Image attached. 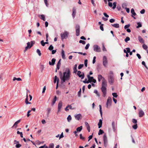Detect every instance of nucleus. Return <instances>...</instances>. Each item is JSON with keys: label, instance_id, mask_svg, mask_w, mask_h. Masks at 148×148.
<instances>
[{"label": "nucleus", "instance_id": "nucleus-7", "mask_svg": "<svg viewBox=\"0 0 148 148\" xmlns=\"http://www.w3.org/2000/svg\"><path fill=\"white\" fill-rule=\"evenodd\" d=\"M114 77L113 74H110L108 78V81L110 84H112L114 82Z\"/></svg>", "mask_w": 148, "mask_h": 148}, {"label": "nucleus", "instance_id": "nucleus-36", "mask_svg": "<svg viewBox=\"0 0 148 148\" xmlns=\"http://www.w3.org/2000/svg\"><path fill=\"white\" fill-rule=\"evenodd\" d=\"M99 111H100V114H101V116H102V108H101V106L100 105H99Z\"/></svg>", "mask_w": 148, "mask_h": 148}, {"label": "nucleus", "instance_id": "nucleus-56", "mask_svg": "<svg viewBox=\"0 0 148 148\" xmlns=\"http://www.w3.org/2000/svg\"><path fill=\"white\" fill-rule=\"evenodd\" d=\"M79 42V43H82L83 45H85L86 44V42L82 40H80Z\"/></svg>", "mask_w": 148, "mask_h": 148}, {"label": "nucleus", "instance_id": "nucleus-1", "mask_svg": "<svg viewBox=\"0 0 148 148\" xmlns=\"http://www.w3.org/2000/svg\"><path fill=\"white\" fill-rule=\"evenodd\" d=\"M98 81L100 82L103 79L101 87V89L102 92V96L103 97H105L107 93V84L106 81L105 79L101 75H98Z\"/></svg>", "mask_w": 148, "mask_h": 148}, {"label": "nucleus", "instance_id": "nucleus-25", "mask_svg": "<svg viewBox=\"0 0 148 148\" xmlns=\"http://www.w3.org/2000/svg\"><path fill=\"white\" fill-rule=\"evenodd\" d=\"M77 65L76 64H75L73 66L74 73H76L77 71Z\"/></svg>", "mask_w": 148, "mask_h": 148}, {"label": "nucleus", "instance_id": "nucleus-3", "mask_svg": "<svg viewBox=\"0 0 148 148\" xmlns=\"http://www.w3.org/2000/svg\"><path fill=\"white\" fill-rule=\"evenodd\" d=\"M69 34V32L66 31H65L63 33H61L60 34L61 39L63 40L64 39L67 38L68 37Z\"/></svg>", "mask_w": 148, "mask_h": 148}, {"label": "nucleus", "instance_id": "nucleus-49", "mask_svg": "<svg viewBox=\"0 0 148 148\" xmlns=\"http://www.w3.org/2000/svg\"><path fill=\"white\" fill-rule=\"evenodd\" d=\"M116 2H114L113 3V6L112 7V8L113 9H114L116 8Z\"/></svg>", "mask_w": 148, "mask_h": 148}, {"label": "nucleus", "instance_id": "nucleus-19", "mask_svg": "<svg viewBox=\"0 0 148 148\" xmlns=\"http://www.w3.org/2000/svg\"><path fill=\"white\" fill-rule=\"evenodd\" d=\"M61 60V59H60L57 64L56 69H57L58 70H59L60 69V66L61 65L60 62Z\"/></svg>", "mask_w": 148, "mask_h": 148}, {"label": "nucleus", "instance_id": "nucleus-50", "mask_svg": "<svg viewBox=\"0 0 148 148\" xmlns=\"http://www.w3.org/2000/svg\"><path fill=\"white\" fill-rule=\"evenodd\" d=\"M41 19L43 21H45V16L43 14L41 15Z\"/></svg>", "mask_w": 148, "mask_h": 148}, {"label": "nucleus", "instance_id": "nucleus-24", "mask_svg": "<svg viewBox=\"0 0 148 148\" xmlns=\"http://www.w3.org/2000/svg\"><path fill=\"white\" fill-rule=\"evenodd\" d=\"M26 97H26V98L25 99V103L26 104H31V103L30 102H29L28 101V96H27V94Z\"/></svg>", "mask_w": 148, "mask_h": 148}, {"label": "nucleus", "instance_id": "nucleus-52", "mask_svg": "<svg viewBox=\"0 0 148 148\" xmlns=\"http://www.w3.org/2000/svg\"><path fill=\"white\" fill-rule=\"evenodd\" d=\"M53 46L52 45H51L49 46V47L48 49L49 50L51 51V50H53Z\"/></svg>", "mask_w": 148, "mask_h": 148}, {"label": "nucleus", "instance_id": "nucleus-2", "mask_svg": "<svg viewBox=\"0 0 148 148\" xmlns=\"http://www.w3.org/2000/svg\"><path fill=\"white\" fill-rule=\"evenodd\" d=\"M71 73L69 69L67 68L65 69V71L63 73V75L61 74L60 76V79L61 83H63L66 81L69 80L70 77Z\"/></svg>", "mask_w": 148, "mask_h": 148}, {"label": "nucleus", "instance_id": "nucleus-5", "mask_svg": "<svg viewBox=\"0 0 148 148\" xmlns=\"http://www.w3.org/2000/svg\"><path fill=\"white\" fill-rule=\"evenodd\" d=\"M93 50L96 52H100L101 51V48L100 47L97 45L93 46Z\"/></svg>", "mask_w": 148, "mask_h": 148}, {"label": "nucleus", "instance_id": "nucleus-11", "mask_svg": "<svg viewBox=\"0 0 148 148\" xmlns=\"http://www.w3.org/2000/svg\"><path fill=\"white\" fill-rule=\"evenodd\" d=\"M77 75L79 77L81 78L82 79H83L84 77V75L83 73H82L79 71H77Z\"/></svg>", "mask_w": 148, "mask_h": 148}, {"label": "nucleus", "instance_id": "nucleus-33", "mask_svg": "<svg viewBox=\"0 0 148 148\" xmlns=\"http://www.w3.org/2000/svg\"><path fill=\"white\" fill-rule=\"evenodd\" d=\"M94 92L95 93L97 96H98V97H100V95L99 93L98 92L97 90H95L94 91Z\"/></svg>", "mask_w": 148, "mask_h": 148}, {"label": "nucleus", "instance_id": "nucleus-45", "mask_svg": "<svg viewBox=\"0 0 148 148\" xmlns=\"http://www.w3.org/2000/svg\"><path fill=\"white\" fill-rule=\"evenodd\" d=\"M132 127L135 130L137 129L138 127L137 124H135V125H133L132 126Z\"/></svg>", "mask_w": 148, "mask_h": 148}, {"label": "nucleus", "instance_id": "nucleus-40", "mask_svg": "<svg viewBox=\"0 0 148 148\" xmlns=\"http://www.w3.org/2000/svg\"><path fill=\"white\" fill-rule=\"evenodd\" d=\"M137 25H138V26L136 27L137 28H138L142 27V24L140 22L137 23Z\"/></svg>", "mask_w": 148, "mask_h": 148}, {"label": "nucleus", "instance_id": "nucleus-37", "mask_svg": "<svg viewBox=\"0 0 148 148\" xmlns=\"http://www.w3.org/2000/svg\"><path fill=\"white\" fill-rule=\"evenodd\" d=\"M54 145L53 143H51L49 144V148H54Z\"/></svg>", "mask_w": 148, "mask_h": 148}, {"label": "nucleus", "instance_id": "nucleus-46", "mask_svg": "<svg viewBox=\"0 0 148 148\" xmlns=\"http://www.w3.org/2000/svg\"><path fill=\"white\" fill-rule=\"evenodd\" d=\"M143 47L145 50H146L148 48L147 46L145 44L143 45Z\"/></svg>", "mask_w": 148, "mask_h": 148}, {"label": "nucleus", "instance_id": "nucleus-21", "mask_svg": "<svg viewBox=\"0 0 148 148\" xmlns=\"http://www.w3.org/2000/svg\"><path fill=\"white\" fill-rule=\"evenodd\" d=\"M61 55L63 59H65V58L64 51L63 49H62L61 52Z\"/></svg>", "mask_w": 148, "mask_h": 148}, {"label": "nucleus", "instance_id": "nucleus-18", "mask_svg": "<svg viewBox=\"0 0 148 148\" xmlns=\"http://www.w3.org/2000/svg\"><path fill=\"white\" fill-rule=\"evenodd\" d=\"M68 108H69L70 109H73L72 108V107L71 106V105H68L65 108V110L66 111H68L69 110V109H68Z\"/></svg>", "mask_w": 148, "mask_h": 148}, {"label": "nucleus", "instance_id": "nucleus-62", "mask_svg": "<svg viewBox=\"0 0 148 148\" xmlns=\"http://www.w3.org/2000/svg\"><path fill=\"white\" fill-rule=\"evenodd\" d=\"M89 46H90V44H89V43H88V44H87L86 45V47H85V49H87L88 48H89Z\"/></svg>", "mask_w": 148, "mask_h": 148}, {"label": "nucleus", "instance_id": "nucleus-8", "mask_svg": "<svg viewBox=\"0 0 148 148\" xmlns=\"http://www.w3.org/2000/svg\"><path fill=\"white\" fill-rule=\"evenodd\" d=\"M62 101H60L59 102L58 105V110L57 112V114H58L61 110V109L62 107Z\"/></svg>", "mask_w": 148, "mask_h": 148}, {"label": "nucleus", "instance_id": "nucleus-14", "mask_svg": "<svg viewBox=\"0 0 148 148\" xmlns=\"http://www.w3.org/2000/svg\"><path fill=\"white\" fill-rule=\"evenodd\" d=\"M75 119L78 120H79L81 119L82 115L80 114H79L75 116Z\"/></svg>", "mask_w": 148, "mask_h": 148}, {"label": "nucleus", "instance_id": "nucleus-41", "mask_svg": "<svg viewBox=\"0 0 148 148\" xmlns=\"http://www.w3.org/2000/svg\"><path fill=\"white\" fill-rule=\"evenodd\" d=\"M103 133H104V132L103 131V130H101V129H100V130H99V131L98 134L99 135H100L102 134Z\"/></svg>", "mask_w": 148, "mask_h": 148}, {"label": "nucleus", "instance_id": "nucleus-16", "mask_svg": "<svg viewBox=\"0 0 148 148\" xmlns=\"http://www.w3.org/2000/svg\"><path fill=\"white\" fill-rule=\"evenodd\" d=\"M20 121H21V120L20 119V120H18L16 122L14 123L12 127V128L14 127L15 128H16L17 127L18 124L20 123Z\"/></svg>", "mask_w": 148, "mask_h": 148}, {"label": "nucleus", "instance_id": "nucleus-31", "mask_svg": "<svg viewBox=\"0 0 148 148\" xmlns=\"http://www.w3.org/2000/svg\"><path fill=\"white\" fill-rule=\"evenodd\" d=\"M59 80V79L58 78L57 76H55L54 77V79L53 81V82L54 83H56V81L57 82L58 80Z\"/></svg>", "mask_w": 148, "mask_h": 148}, {"label": "nucleus", "instance_id": "nucleus-53", "mask_svg": "<svg viewBox=\"0 0 148 148\" xmlns=\"http://www.w3.org/2000/svg\"><path fill=\"white\" fill-rule=\"evenodd\" d=\"M132 122L135 124H137V121L136 119H133L132 120Z\"/></svg>", "mask_w": 148, "mask_h": 148}, {"label": "nucleus", "instance_id": "nucleus-63", "mask_svg": "<svg viewBox=\"0 0 148 148\" xmlns=\"http://www.w3.org/2000/svg\"><path fill=\"white\" fill-rule=\"evenodd\" d=\"M103 24H101V25L100 26V29L102 31H103L104 30L103 27Z\"/></svg>", "mask_w": 148, "mask_h": 148}, {"label": "nucleus", "instance_id": "nucleus-30", "mask_svg": "<svg viewBox=\"0 0 148 148\" xmlns=\"http://www.w3.org/2000/svg\"><path fill=\"white\" fill-rule=\"evenodd\" d=\"M112 25L113 26V27L116 28H118L119 27V25L117 23H116L114 24H112Z\"/></svg>", "mask_w": 148, "mask_h": 148}, {"label": "nucleus", "instance_id": "nucleus-17", "mask_svg": "<svg viewBox=\"0 0 148 148\" xmlns=\"http://www.w3.org/2000/svg\"><path fill=\"white\" fill-rule=\"evenodd\" d=\"M56 60L55 58H53L51 60V62L49 61V64L51 65H53L55 63Z\"/></svg>", "mask_w": 148, "mask_h": 148}, {"label": "nucleus", "instance_id": "nucleus-58", "mask_svg": "<svg viewBox=\"0 0 148 148\" xmlns=\"http://www.w3.org/2000/svg\"><path fill=\"white\" fill-rule=\"evenodd\" d=\"M21 145L20 144L18 143V144L16 145L15 147L17 148H18L21 147Z\"/></svg>", "mask_w": 148, "mask_h": 148}, {"label": "nucleus", "instance_id": "nucleus-39", "mask_svg": "<svg viewBox=\"0 0 148 148\" xmlns=\"http://www.w3.org/2000/svg\"><path fill=\"white\" fill-rule=\"evenodd\" d=\"M36 52L38 54V55L39 56H41V53L40 51V50L39 49H37Z\"/></svg>", "mask_w": 148, "mask_h": 148}, {"label": "nucleus", "instance_id": "nucleus-6", "mask_svg": "<svg viewBox=\"0 0 148 148\" xmlns=\"http://www.w3.org/2000/svg\"><path fill=\"white\" fill-rule=\"evenodd\" d=\"M112 102V98L110 97H109L107 100L106 106L107 108L111 106Z\"/></svg>", "mask_w": 148, "mask_h": 148}, {"label": "nucleus", "instance_id": "nucleus-10", "mask_svg": "<svg viewBox=\"0 0 148 148\" xmlns=\"http://www.w3.org/2000/svg\"><path fill=\"white\" fill-rule=\"evenodd\" d=\"M103 64L105 67H106L108 64V60L107 57L106 56H104L103 58Z\"/></svg>", "mask_w": 148, "mask_h": 148}, {"label": "nucleus", "instance_id": "nucleus-48", "mask_svg": "<svg viewBox=\"0 0 148 148\" xmlns=\"http://www.w3.org/2000/svg\"><path fill=\"white\" fill-rule=\"evenodd\" d=\"M88 60L87 59H86L84 60V64L85 66L86 67L87 66Z\"/></svg>", "mask_w": 148, "mask_h": 148}, {"label": "nucleus", "instance_id": "nucleus-26", "mask_svg": "<svg viewBox=\"0 0 148 148\" xmlns=\"http://www.w3.org/2000/svg\"><path fill=\"white\" fill-rule=\"evenodd\" d=\"M76 13L75 10L73 8V12L72 14V16L73 18H74Z\"/></svg>", "mask_w": 148, "mask_h": 148}, {"label": "nucleus", "instance_id": "nucleus-54", "mask_svg": "<svg viewBox=\"0 0 148 148\" xmlns=\"http://www.w3.org/2000/svg\"><path fill=\"white\" fill-rule=\"evenodd\" d=\"M83 82L85 83L88 84V83H89V82H90L88 80L87 81V79H85V80L84 81H83Z\"/></svg>", "mask_w": 148, "mask_h": 148}, {"label": "nucleus", "instance_id": "nucleus-55", "mask_svg": "<svg viewBox=\"0 0 148 148\" xmlns=\"http://www.w3.org/2000/svg\"><path fill=\"white\" fill-rule=\"evenodd\" d=\"M112 95L114 97H115V98H116L118 96V95L116 93H115V92L113 93H112Z\"/></svg>", "mask_w": 148, "mask_h": 148}, {"label": "nucleus", "instance_id": "nucleus-47", "mask_svg": "<svg viewBox=\"0 0 148 148\" xmlns=\"http://www.w3.org/2000/svg\"><path fill=\"white\" fill-rule=\"evenodd\" d=\"M142 64L147 69H148V68L146 66V64H145V62L144 61H143L142 62Z\"/></svg>", "mask_w": 148, "mask_h": 148}, {"label": "nucleus", "instance_id": "nucleus-20", "mask_svg": "<svg viewBox=\"0 0 148 148\" xmlns=\"http://www.w3.org/2000/svg\"><path fill=\"white\" fill-rule=\"evenodd\" d=\"M102 124V120L101 119H100L99 120V122L98 123V128H100L101 127Z\"/></svg>", "mask_w": 148, "mask_h": 148}, {"label": "nucleus", "instance_id": "nucleus-12", "mask_svg": "<svg viewBox=\"0 0 148 148\" xmlns=\"http://www.w3.org/2000/svg\"><path fill=\"white\" fill-rule=\"evenodd\" d=\"M103 140L104 143V145L106 147L108 142L107 137L106 135L105 134L103 136Z\"/></svg>", "mask_w": 148, "mask_h": 148}, {"label": "nucleus", "instance_id": "nucleus-4", "mask_svg": "<svg viewBox=\"0 0 148 148\" xmlns=\"http://www.w3.org/2000/svg\"><path fill=\"white\" fill-rule=\"evenodd\" d=\"M34 41H32L31 42H28L27 44V46L25 47L24 51H26L28 49L30 48L35 43Z\"/></svg>", "mask_w": 148, "mask_h": 148}, {"label": "nucleus", "instance_id": "nucleus-9", "mask_svg": "<svg viewBox=\"0 0 148 148\" xmlns=\"http://www.w3.org/2000/svg\"><path fill=\"white\" fill-rule=\"evenodd\" d=\"M76 35L78 36L79 35L80 27L79 25H77L75 27Z\"/></svg>", "mask_w": 148, "mask_h": 148}, {"label": "nucleus", "instance_id": "nucleus-51", "mask_svg": "<svg viewBox=\"0 0 148 148\" xmlns=\"http://www.w3.org/2000/svg\"><path fill=\"white\" fill-rule=\"evenodd\" d=\"M130 38L128 37H126V38H125V42H127L128 41H129L130 40Z\"/></svg>", "mask_w": 148, "mask_h": 148}, {"label": "nucleus", "instance_id": "nucleus-59", "mask_svg": "<svg viewBox=\"0 0 148 148\" xmlns=\"http://www.w3.org/2000/svg\"><path fill=\"white\" fill-rule=\"evenodd\" d=\"M130 24H128L124 26V29H127L130 27Z\"/></svg>", "mask_w": 148, "mask_h": 148}, {"label": "nucleus", "instance_id": "nucleus-61", "mask_svg": "<svg viewBox=\"0 0 148 148\" xmlns=\"http://www.w3.org/2000/svg\"><path fill=\"white\" fill-rule=\"evenodd\" d=\"M44 3L47 7H48L49 4L47 3V0H44Z\"/></svg>", "mask_w": 148, "mask_h": 148}, {"label": "nucleus", "instance_id": "nucleus-43", "mask_svg": "<svg viewBox=\"0 0 148 148\" xmlns=\"http://www.w3.org/2000/svg\"><path fill=\"white\" fill-rule=\"evenodd\" d=\"M84 65L83 64H80L78 66V69H82L84 66Z\"/></svg>", "mask_w": 148, "mask_h": 148}, {"label": "nucleus", "instance_id": "nucleus-28", "mask_svg": "<svg viewBox=\"0 0 148 148\" xmlns=\"http://www.w3.org/2000/svg\"><path fill=\"white\" fill-rule=\"evenodd\" d=\"M57 97L56 96H55L53 99L52 100V105H53L55 103L56 101V100Z\"/></svg>", "mask_w": 148, "mask_h": 148}, {"label": "nucleus", "instance_id": "nucleus-23", "mask_svg": "<svg viewBox=\"0 0 148 148\" xmlns=\"http://www.w3.org/2000/svg\"><path fill=\"white\" fill-rule=\"evenodd\" d=\"M130 51V49L129 48H127L125 49H124L123 50L124 52L125 53H129Z\"/></svg>", "mask_w": 148, "mask_h": 148}, {"label": "nucleus", "instance_id": "nucleus-27", "mask_svg": "<svg viewBox=\"0 0 148 148\" xmlns=\"http://www.w3.org/2000/svg\"><path fill=\"white\" fill-rule=\"evenodd\" d=\"M87 77L88 78V80L90 82H92V80L94 79L93 77H90L89 75H87Z\"/></svg>", "mask_w": 148, "mask_h": 148}, {"label": "nucleus", "instance_id": "nucleus-42", "mask_svg": "<svg viewBox=\"0 0 148 148\" xmlns=\"http://www.w3.org/2000/svg\"><path fill=\"white\" fill-rule=\"evenodd\" d=\"M17 133L18 134H20L21 137V138H23V133L22 132H19V131H18L17 132Z\"/></svg>", "mask_w": 148, "mask_h": 148}, {"label": "nucleus", "instance_id": "nucleus-34", "mask_svg": "<svg viewBox=\"0 0 148 148\" xmlns=\"http://www.w3.org/2000/svg\"><path fill=\"white\" fill-rule=\"evenodd\" d=\"M72 118L70 115H69L67 118V121L68 122H70Z\"/></svg>", "mask_w": 148, "mask_h": 148}, {"label": "nucleus", "instance_id": "nucleus-32", "mask_svg": "<svg viewBox=\"0 0 148 148\" xmlns=\"http://www.w3.org/2000/svg\"><path fill=\"white\" fill-rule=\"evenodd\" d=\"M82 126H80L79 127H77L76 129V130L78 132H80L82 130Z\"/></svg>", "mask_w": 148, "mask_h": 148}, {"label": "nucleus", "instance_id": "nucleus-35", "mask_svg": "<svg viewBox=\"0 0 148 148\" xmlns=\"http://www.w3.org/2000/svg\"><path fill=\"white\" fill-rule=\"evenodd\" d=\"M16 80H17V81H20L22 80L19 77V78H16L15 77H14L13 79V81H14Z\"/></svg>", "mask_w": 148, "mask_h": 148}, {"label": "nucleus", "instance_id": "nucleus-13", "mask_svg": "<svg viewBox=\"0 0 148 148\" xmlns=\"http://www.w3.org/2000/svg\"><path fill=\"white\" fill-rule=\"evenodd\" d=\"M112 124L113 131L115 132L117 128V123H115L114 121H113L112 122Z\"/></svg>", "mask_w": 148, "mask_h": 148}, {"label": "nucleus", "instance_id": "nucleus-29", "mask_svg": "<svg viewBox=\"0 0 148 148\" xmlns=\"http://www.w3.org/2000/svg\"><path fill=\"white\" fill-rule=\"evenodd\" d=\"M131 12L132 14V15L133 16H135L136 15V14L134 12V10L133 8H132L131 10Z\"/></svg>", "mask_w": 148, "mask_h": 148}, {"label": "nucleus", "instance_id": "nucleus-44", "mask_svg": "<svg viewBox=\"0 0 148 148\" xmlns=\"http://www.w3.org/2000/svg\"><path fill=\"white\" fill-rule=\"evenodd\" d=\"M127 6V5L126 3H123L122 4V7L123 8L125 9V8H126V6Z\"/></svg>", "mask_w": 148, "mask_h": 148}, {"label": "nucleus", "instance_id": "nucleus-57", "mask_svg": "<svg viewBox=\"0 0 148 148\" xmlns=\"http://www.w3.org/2000/svg\"><path fill=\"white\" fill-rule=\"evenodd\" d=\"M79 136L80 138L82 140H85V138L82 136V134H80L79 135Z\"/></svg>", "mask_w": 148, "mask_h": 148}, {"label": "nucleus", "instance_id": "nucleus-15", "mask_svg": "<svg viewBox=\"0 0 148 148\" xmlns=\"http://www.w3.org/2000/svg\"><path fill=\"white\" fill-rule=\"evenodd\" d=\"M138 114L139 117H141L144 115L145 113L143 111L141 110H139Z\"/></svg>", "mask_w": 148, "mask_h": 148}, {"label": "nucleus", "instance_id": "nucleus-38", "mask_svg": "<svg viewBox=\"0 0 148 148\" xmlns=\"http://www.w3.org/2000/svg\"><path fill=\"white\" fill-rule=\"evenodd\" d=\"M102 50L103 51H106L107 50L105 47L104 43H102Z\"/></svg>", "mask_w": 148, "mask_h": 148}, {"label": "nucleus", "instance_id": "nucleus-60", "mask_svg": "<svg viewBox=\"0 0 148 148\" xmlns=\"http://www.w3.org/2000/svg\"><path fill=\"white\" fill-rule=\"evenodd\" d=\"M51 109L50 108H48L47 109V114L49 115L51 111Z\"/></svg>", "mask_w": 148, "mask_h": 148}, {"label": "nucleus", "instance_id": "nucleus-64", "mask_svg": "<svg viewBox=\"0 0 148 148\" xmlns=\"http://www.w3.org/2000/svg\"><path fill=\"white\" fill-rule=\"evenodd\" d=\"M115 21V20L114 19L112 18L109 21L111 23H113Z\"/></svg>", "mask_w": 148, "mask_h": 148}, {"label": "nucleus", "instance_id": "nucleus-22", "mask_svg": "<svg viewBox=\"0 0 148 148\" xmlns=\"http://www.w3.org/2000/svg\"><path fill=\"white\" fill-rule=\"evenodd\" d=\"M138 39L139 40V41L141 43H144V40L142 38V37L140 36H138Z\"/></svg>", "mask_w": 148, "mask_h": 148}]
</instances>
